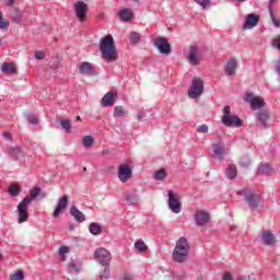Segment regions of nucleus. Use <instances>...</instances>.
Masks as SVG:
<instances>
[{"label": "nucleus", "instance_id": "1", "mask_svg": "<svg viewBox=\"0 0 280 280\" xmlns=\"http://www.w3.org/2000/svg\"><path fill=\"white\" fill-rule=\"evenodd\" d=\"M100 49L103 60H107L108 62H115L117 60V47L115 46L113 35H107L101 39Z\"/></svg>", "mask_w": 280, "mask_h": 280}, {"label": "nucleus", "instance_id": "2", "mask_svg": "<svg viewBox=\"0 0 280 280\" xmlns=\"http://www.w3.org/2000/svg\"><path fill=\"white\" fill-rule=\"evenodd\" d=\"M187 257H189V241L185 237H180L175 245L173 250V259L176 264H183L187 261Z\"/></svg>", "mask_w": 280, "mask_h": 280}, {"label": "nucleus", "instance_id": "3", "mask_svg": "<svg viewBox=\"0 0 280 280\" xmlns=\"http://www.w3.org/2000/svg\"><path fill=\"white\" fill-rule=\"evenodd\" d=\"M32 205V199L26 196L19 205H18V222L19 224H23V222H27L30 220V211L27 207Z\"/></svg>", "mask_w": 280, "mask_h": 280}, {"label": "nucleus", "instance_id": "4", "mask_svg": "<svg viewBox=\"0 0 280 280\" xmlns=\"http://www.w3.org/2000/svg\"><path fill=\"white\" fill-rule=\"evenodd\" d=\"M222 124L224 126H228V128H231V126H235V128H240L243 126L242 119L237 116L231 115V106H225L223 108V117H222Z\"/></svg>", "mask_w": 280, "mask_h": 280}, {"label": "nucleus", "instance_id": "5", "mask_svg": "<svg viewBox=\"0 0 280 280\" xmlns=\"http://www.w3.org/2000/svg\"><path fill=\"white\" fill-rule=\"evenodd\" d=\"M240 195L244 196L245 201L250 209H257V207H259V202H261V196L255 194V191L248 188L241 190Z\"/></svg>", "mask_w": 280, "mask_h": 280}, {"label": "nucleus", "instance_id": "6", "mask_svg": "<svg viewBox=\"0 0 280 280\" xmlns=\"http://www.w3.org/2000/svg\"><path fill=\"white\" fill-rule=\"evenodd\" d=\"M203 92L205 83L202 82V79L197 78L192 80L188 91V97H190V100H197V97H200V95H202Z\"/></svg>", "mask_w": 280, "mask_h": 280}, {"label": "nucleus", "instance_id": "7", "mask_svg": "<svg viewBox=\"0 0 280 280\" xmlns=\"http://www.w3.org/2000/svg\"><path fill=\"white\" fill-rule=\"evenodd\" d=\"M94 258L102 266H110L113 256L110 255V252H108V249L100 247L94 252Z\"/></svg>", "mask_w": 280, "mask_h": 280}, {"label": "nucleus", "instance_id": "8", "mask_svg": "<svg viewBox=\"0 0 280 280\" xmlns=\"http://www.w3.org/2000/svg\"><path fill=\"white\" fill-rule=\"evenodd\" d=\"M243 100L249 104L252 110H259V108H264V106H266V102L261 98V96H255L253 93L245 94Z\"/></svg>", "mask_w": 280, "mask_h": 280}, {"label": "nucleus", "instance_id": "9", "mask_svg": "<svg viewBox=\"0 0 280 280\" xmlns=\"http://www.w3.org/2000/svg\"><path fill=\"white\" fill-rule=\"evenodd\" d=\"M73 8L78 21H80V23H84V21H86V14L89 12V4L84 1H78L74 3Z\"/></svg>", "mask_w": 280, "mask_h": 280}, {"label": "nucleus", "instance_id": "10", "mask_svg": "<svg viewBox=\"0 0 280 280\" xmlns=\"http://www.w3.org/2000/svg\"><path fill=\"white\" fill-rule=\"evenodd\" d=\"M168 208L173 213H180L183 211V203H180V199H178V195L174 194V191L168 190Z\"/></svg>", "mask_w": 280, "mask_h": 280}, {"label": "nucleus", "instance_id": "11", "mask_svg": "<svg viewBox=\"0 0 280 280\" xmlns=\"http://www.w3.org/2000/svg\"><path fill=\"white\" fill-rule=\"evenodd\" d=\"M117 176L120 183H128L132 178V167L128 163H122L118 166Z\"/></svg>", "mask_w": 280, "mask_h": 280}, {"label": "nucleus", "instance_id": "12", "mask_svg": "<svg viewBox=\"0 0 280 280\" xmlns=\"http://www.w3.org/2000/svg\"><path fill=\"white\" fill-rule=\"evenodd\" d=\"M187 60L194 67L200 65V61L202 60V55L200 54V48H198V46H190L187 52Z\"/></svg>", "mask_w": 280, "mask_h": 280}, {"label": "nucleus", "instance_id": "13", "mask_svg": "<svg viewBox=\"0 0 280 280\" xmlns=\"http://www.w3.org/2000/svg\"><path fill=\"white\" fill-rule=\"evenodd\" d=\"M154 45L156 49H159L160 54H165L166 56H168V54H172V46L170 45V43H167L166 38H156Z\"/></svg>", "mask_w": 280, "mask_h": 280}, {"label": "nucleus", "instance_id": "14", "mask_svg": "<svg viewBox=\"0 0 280 280\" xmlns=\"http://www.w3.org/2000/svg\"><path fill=\"white\" fill-rule=\"evenodd\" d=\"M260 240L265 246H275L277 244V236L270 230H264Z\"/></svg>", "mask_w": 280, "mask_h": 280}, {"label": "nucleus", "instance_id": "15", "mask_svg": "<svg viewBox=\"0 0 280 280\" xmlns=\"http://www.w3.org/2000/svg\"><path fill=\"white\" fill-rule=\"evenodd\" d=\"M212 150H213V158L218 159L219 161H222V159H224V156L229 154V150L224 148V144L222 142H218L213 144Z\"/></svg>", "mask_w": 280, "mask_h": 280}, {"label": "nucleus", "instance_id": "16", "mask_svg": "<svg viewBox=\"0 0 280 280\" xmlns=\"http://www.w3.org/2000/svg\"><path fill=\"white\" fill-rule=\"evenodd\" d=\"M258 23H259V16L253 13L248 14L245 19L243 30H253V27H257Z\"/></svg>", "mask_w": 280, "mask_h": 280}, {"label": "nucleus", "instance_id": "17", "mask_svg": "<svg viewBox=\"0 0 280 280\" xmlns=\"http://www.w3.org/2000/svg\"><path fill=\"white\" fill-rule=\"evenodd\" d=\"M67 205H69V196L63 195V196L59 199V201H58V203H57V206H56V208H55V211H54V213H52L54 218H58V217L60 215V211H61L62 209H67Z\"/></svg>", "mask_w": 280, "mask_h": 280}, {"label": "nucleus", "instance_id": "18", "mask_svg": "<svg viewBox=\"0 0 280 280\" xmlns=\"http://www.w3.org/2000/svg\"><path fill=\"white\" fill-rule=\"evenodd\" d=\"M195 222L197 226H203V224H207V222H209V213L202 210H197V212L195 213Z\"/></svg>", "mask_w": 280, "mask_h": 280}, {"label": "nucleus", "instance_id": "19", "mask_svg": "<svg viewBox=\"0 0 280 280\" xmlns=\"http://www.w3.org/2000/svg\"><path fill=\"white\" fill-rule=\"evenodd\" d=\"M257 174L272 176V174H277V171L270 164H260Z\"/></svg>", "mask_w": 280, "mask_h": 280}, {"label": "nucleus", "instance_id": "20", "mask_svg": "<svg viewBox=\"0 0 280 280\" xmlns=\"http://www.w3.org/2000/svg\"><path fill=\"white\" fill-rule=\"evenodd\" d=\"M1 71L8 75H16V66L14 62H4L1 65Z\"/></svg>", "mask_w": 280, "mask_h": 280}, {"label": "nucleus", "instance_id": "21", "mask_svg": "<svg viewBox=\"0 0 280 280\" xmlns=\"http://www.w3.org/2000/svg\"><path fill=\"white\" fill-rule=\"evenodd\" d=\"M115 97H117V93L107 92L102 98L103 106H113L115 104Z\"/></svg>", "mask_w": 280, "mask_h": 280}, {"label": "nucleus", "instance_id": "22", "mask_svg": "<svg viewBox=\"0 0 280 280\" xmlns=\"http://www.w3.org/2000/svg\"><path fill=\"white\" fill-rule=\"evenodd\" d=\"M236 69H237V60L235 59L228 60L225 65V73L228 75H235Z\"/></svg>", "mask_w": 280, "mask_h": 280}, {"label": "nucleus", "instance_id": "23", "mask_svg": "<svg viewBox=\"0 0 280 280\" xmlns=\"http://www.w3.org/2000/svg\"><path fill=\"white\" fill-rule=\"evenodd\" d=\"M70 214L73 215L77 222H84L86 220L84 213H82V211H79V209L75 206H72L70 208Z\"/></svg>", "mask_w": 280, "mask_h": 280}, {"label": "nucleus", "instance_id": "24", "mask_svg": "<svg viewBox=\"0 0 280 280\" xmlns=\"http://www.w3.org/2000/svg\"><path fill=\"white\" fill-rule=\"evenodd\" d=\"M79 71L83 75H91V73H93V67L89 62L84 61L79 66Z\"/></svg>", "mask_w": 280, "mask_h": 280}, {"label": "nucleus", "instance_id": "25", "mask_svg": "<svg viewBox=\"0 0 280 280\" xmlns=\"http://www.w3.org/2000/svg\"><path fill=\"white\" fill-rule=\"evenodd\" d=\"M118 14H119L120 21H130L135 16V13H132L130 9H122L119 11Z\"/></svg>", "mask_w": 280, "mask_h": 280}, {"label": "nucleus", "instance_id": "26", "mask_svg": "<svg viewBox=\"0 0 280 280\" xmlns=\"http://www.w3.org/2000/svg\"><path fill=\"white\" fill-rule=\"evenodd\" d=\"M257 119L258 121H260L262 124V126L265 128H268V125L266 124L268 121V119H270V116L268 115V112L266 110H260L258 114H257Z\"/></svg>", "mask_w": 280, "mask_h": 280}, {"label": "nucleus", "instance_id": "27", "mask_svg": "<svg viewBox=\"0 0 280 280\" xmlns=\"http://www.w3.org/2000/svg\"><path fill=\"white\" fill-rule=\"evenodd\" d=\"M225 174L230 180H233L237 176V166L230 164L225 171Z\"/></svg>", "mask_w": 280, "mask_h": 280}, {"label": "nucleus", "instance_id": "28", "mask_svg": "<svg viewBox=\"0 0 280 280\" xmlns=\"http://www.w3.org/2000/svg\"><path fill=\"white\" fill-rule=\"evenodd\" d=\"M89 231L90 233H92V235H101L102 234V225H100L98 223H91L89 226Z\"/></svg>", "mask_w": 280, "mask_h": 280}, {"label": "nucleus", "instance_id": "29", "mask_svg": "<svg viewBox=\"0 0 280 280\" xmlns=\"http://www.w3.org/2000/svg\"><path fill=\"white\" fill-rule=\"evenodd\" d=\"M128 116V110L124 106H116L114 108V117H126Z\"/></svg>", "mask_w": 280, "mask_h": 280}, {"label": "nucleus", "instance_id": "30", "mask_svg": "<svg viewBox=\"0 0 280 280\" xmlns=\"http://www.w3.org/2000/svg\"><path fill=\"white\" fill-rule=\"evenodd\" d=\"M9 154L14 159H21V156H23V151L21 150V148L14 147L9 150Z\"/></svg>", "mask_w": 280, "mask_h": 280}, {"label": "nucleus", "instance_id": "31", "mask_svg": "<svg viewBox=\"0 0 280 280\" xmlns=\"http://www.w3.org/2000/svg\"><path fill=\"white\" fill-rule=\"evenodd\" d=\"M140 42H141V35H139V33L137 32H132L129 36V43L131 45H137Z\"/></svg>", "mask_w": 280, "mask_h": 280}, {"label": "nucleus", "instance_id": "32", "mask_svg": "<svg viewBox=\"0 0 280 280\" xmlns=\"http://www.w3.org/2000/svg\"><path fill=\"white\" fill-rule=\"evenodd\" d=\"M21 192V187L16 184H12L9 187V194L10 196H19V194Z\"/></svg>", "mask_w": 280, "mask_h": 280}, {"label": "nucleus", "instance_id": "33", "mask_svg": "<svg viewBox=\"0 0 280 280\" xmlns=\"http://www.w3.org/2000/svg\"><path fill=\"white\" fill-rule=\"evenodd\" d=\"M135 248L139 250V253H145L148 250V245L143 241H138L135 243Z\"/></svg>", "mask_w": 280, "mask_h": 280}, {"label": "nucleus", "instance_id": "34", "mask_svg": "<svg viewBox=\"0 0 280 280\" xmlns=\"http://www.w3.org/2000/svg\"><path fill=\"white\" fill-rule=\"evenodd\" d=\"M166 176H167V174L165 173V170H160L154 173L153 178L155 180H165Z\"/></svg>", "mask_w": 280, "mask_h": 280}, {"label": "nucleus", "instance_id": "35", "mask_svg": "<svg viewBox=\"0 0 280 280\" xmlns=\"http://www.w3.org/2000/svg\"><path fill=\"white\" fill-rule=\"evenodd\" d=\"M25 275L23 273V270H18L15 273L10 276V280H24Z\"/></svg>", "mask_w": 280, "mask_h": 280}, {"label": "nucleus", "instance_id": "36", "mask_svg": "<svg viewBox=\"0 0 280 280\" xmlns=\"http://www.w3.org/2000/svg\"><path fill=\"white\" fill-rule=\"evenodd\" d=\"M67 254H69V246H61L59 248V255L61 257V261H65V259H66L65 255H67Z\"/></svg>", "mask_w": 280, "mask_h": 280}, {"label": "nucleus", "instance_id": "37", "mask_svg": "<svg viewBox=\"0 0 280 280\" xmlns=\"http://www.w3.org/2000/svg\"><path fill=\"white\" fill-rule=\"evenodd\" d=\"M83 145L85 147V148H91V145H93V138L91 137V136H85V137H83Z\"/></svg>", "mask_w": 280, "mask_h": 280}, {"label": "nucleus", "instance_id": "38", "mask_svg": "<svg viewBox=\"0 0 280 280\" xmlns=\"http://www.w3.org/2000/svg\"><path fill=\"white\" fill-rule=\"evenodd\" d=\"M39 195H40V188L35 187L31 190L28 198L34 200V198H38Z\"/></svg>", "mask_w": 280, "mask_h": 280}, {"label": "nucleus", "instance_id": "39", "mask_svg": "<svg viewBox=\"0 0 280 280\" xmlns=\"http://www.w3.org/2000/svg\"><path fill=\"white\" fill-rule=\"evenodd\" d=\"M108 277H110V269L108 268V266H105L103 272L100 276V280H106L108 279Z\"/></svg>", "mask_w": 280, "mask_h": 280}, {"label": "nucleus", "instance_id": "40", "mask_svg": "<svg viewBox=\"0 0 280 280\" xmlns=\"http://www.w3.org/2000/svg\"><path fill=\"white\" fill-rule=\"evenodd\" d=\"M60 124L66 132H71V120H61Z\"/></svg>", "mask_w": 280, "mask_h": 280}, {"label": "nucleus", "instance_id": "41", "mask_svg": "<svg viewBox=\"0 0 280 280\" xmlns=\"http://www.w3.org/2000/svg\"><path fill=\"white\" fill-rule=\"evenodd\" d=\"M27 121H28L30 124L36 125V124H38V117H37L36 115H34V114H30V115L27 116Z\"/></svg>", "mask_w": 280, "mask_h": 280}, {"label": "nucleus", "instance_id": "42", "mask_svg": "<svg viewBox=\"0 0 280 280\" xmlns=\"http://www.w3.org/2000/svg\"><path fill=\"white\" fill-rule=\"evenodd\" d=\"M197 132H201L202 135H207V132H209V127L207 125H201L197 128Z\"/></svg>", "mask_w": 280, "mask_h": 280}, {"label": "nucleus", "instance_id": "43", "mask_svg": "<svg viewBox=\"0 0 280 280\" xmlns=\"http://www.w3.org/2000/svg\"><path fill=\"white\" fill-rule=\"evenodd\" d=\"M8 21H5L3 18L0 19V30H8Z\"/></svg>", "mask_w": 280, "mask_h": 280}, {"label": "nucleus", "instance_id": "44", "mask_svg": "<svg viewBox=\"0 0 280 280\" xmlns=\"http://www.w3.org/2000/svg\"><path fill=\"white\" fill-rule=\"evenodd\" d=\"M35 58L36 60H45V52L38 50V51H35Z\"/></svg>", "mask_w": 280, "mask_h": 280}, {"label": "nucleus", "instance_id": "45", "mask_svg": "<svg viewBox=\"0 0 280 280\" xmlns=\"http://www.w3.org/2000/svg\"><path fill=\"white\" fill-rule=\"evenodd\" d=\"M196 3H199V5H201L202 8H207V5H209L211 0H195Z\"/></svg>", "mask_w": 280, "mask_h": 280}, {"label": "nucleus", "instance_id": "46", "mask_svg": "<svg viewBox=\"0 0 280 280\" xmlns=\"http://www.w3.org/2000/svg\"><path fill=\"white\" fill-rule=\"evenodd\" d=\"M270 16H271V20H272V23L276 27H279L280 25V21L275 19V14L272 13V10H270Z\"/></svg>", "mask_w": 280, "mask_h": 280}, {"label": "nucleus", "instance_id": "47", "mask_svg": "<svg viewBox=\"0 0 280 280\" xmlns=\"http://www.w3.org/2000/svg\"><path fill=\"white\" fill-rule=\"evenodd\" d=\"M221 280H233V275L231 272L226 271L225 273H223Z\"/></svg>", "mask_w": 280, "mask_h": 280}, {"label": "nucleus", "instance_id": "48", "mask_svg": "<svg viewBox=\"0 0 280 280\" xmlns=\"http://www.w3.org/2000/svg\"><path fill=\"white\" fill-rule=\"evenodd\" d=\"M22 15L21 13H16V15H13L14 23H21Z\"/></svg>", "mask_w": 280, "mask_h": 280}, {"label": "nucleus", "instance_id": "49", "mask_svg": "<svg viewBox=\"0 0 280 280\" xmlns=\"http://www.w3.org/2000/svg\"><path fill=\"white\" fill-rule=\"evenodd\" d=\"M69 271L70 272H78V267L75 266V264H70L69 265Z\"/></svg>", "mask_w": 280, "mask_h": 280}, {"label": "nucleus", "instance_id": "50", "mask_svg": "<svg viewBox=\"0 0 280 280\" xmlns=\"http://www.w3.org/2000/svg\"><path fill=\"white\" fill-rule=\"evenodd\" d=\"M3 137L7 139V141H12V133L4 131Z\"/></svg>", "mask_w": 280, "mask_h": 280}, {"label": "nucleus", "instance_id": "51", "mask_svg": "<svg viewBox=\"0 0 280 280\" xmlns=\"http://www.w3.org/2000/svg\"><path fill=\"white\" fill-rule=\"evenodd\" d=\"M273 46L277 47V49L280 50V36H279V38H276V39L273 40Z\"/></svg>", "mask_w": 280, "mask_h": 280}, {"label": "nucleus", "instance_id": "52", "mask_svg": "<svg viewBox=\"0 0 280 280\" xmlns=\"http://www.w3.org/2000/svg\"><path fill=\"white\" fill-rule=\"evenodd\" d=\"M122 280H135V277H132V275H130V273H126L124 276Z\"/></svg>", "mask_w": 280, "mask_h": 280}, {"label": "nucleus", "instance_id": "53", "mask_svg": "<svg viewBox=\"0 0 280 280\" xmlns=\"http://www.w3.org/2000/svg\"><path fill=\"white\" fill-rule=\"evenodd\" d=\"M241 165L243 167H248V165H250V161L246 160L245 162L241 161Z\"/></svg>", "mask_w": 280, "mask_h": 280}, {"label": "nucleus", "instance_id": "54", "mask_svg": "<svg viewBox=\"0 0 280 280\" xmlns=\"http://www.w3.org/2000/svg\"><path fill=\"white\" fill-rule=\"evenodd\" d=\"M272 3H275V0H269V10H272Z\"/></svg>", "mask_w": 280, "mask_h": 280}, {"label": "nucleus", "instance_id": "55", "mask_svg": "<svg viewBox=\"0 0 280 280\" xmlns=\"http://www.w3.org/2000/svg\"><path fill=\"white\" fill-rule=\"evenodd\" d=\"M15 0H7V5H12Z\"/></svg>", "mask_w": 280, "mask_h": 280}, {"label": "nucleus", "instance_id": "56", "mask_svg": "<svg viewBox=\"0 0 280 280\" xmlns=\"http://www.w3.org/2000/svg\"><path fill=\"white\" fill-rule=\"evenodd\" d=\"M139 201V198L135 197L133 202L137 203Z\"/></svg>", "mask_w": 280, "mask_h": 280}, {"label": "nucleus", "instance_id": "57", "mask_svg": "<svg viewBox=\"0 0 280 280\" xmlns=\"http://www.w3.org/2000/svg\"><path fill=\"white\" fill-rule=\"evenodd\" d=\"M3 19V14L0 12V20Z\"/></svg>", "mask_w": 280, "mask_h": 280}, {"label": "nucleus", "instance_id": "58", "mask_svg": "<svg viewBox=\"0 0 280 280\" xmlns=\"http://www.w3.org/2000/svg\"><path fill=\"white\" fill-rule=\"evenodd\" d=\"M77 120L80 121V116L77 117Z\"/></svg>", "mask_w": 280, "mask_h": 280}, {"label": "nucleus", "instance_id": "59", "mask_svg": "<svg viewBox=\"0 0 280 280\" xmlns=\"http://www.w3.org/2000/svg\"><path fill=\"white\" fill-rule=\"evenodd\" d=\"M138 119H141V115H138Z\"/></svg>", "mask_w": 280, "mask_h": 280}, {"label": "nucleus", "instance_id": "60", "mask_svg": "<svg viewBox=\"0 0 280 280\" xmlns=\"http://www.w3.org/2000/svg\"><path fill=\"white\" fill-rule=\"evenodd\" d=\"M3 255L0 254V259H2Z\"/></svg>", "mask_w": 280, "mask_h": 280}, {"label": "nucleus", "instance_id": "61", "mask_svg": "<svg viewBox=\"0 0 280 280\" xmlns=\"http://www.w3.org/2000/svg\"><path fill=\"white\" fill-rule=\"evenodd\" d=\"M1 43H2V42H1V39H0V45H1Z\"/></svg>", "mask_w": 280, "mask_h": 280}]
</instances>
